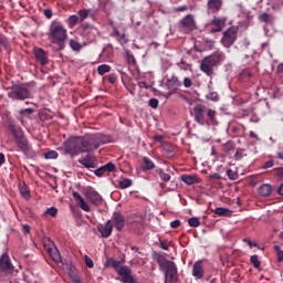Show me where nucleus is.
I'll use <instances>...</instances> for the list:
<instances>
[{
	"mask_svg": "<svg viewBox=\"0 0 283 283\" xmlns=\"http://www.w3.org/2000/svg\"><path fill=\"white\" fill-rule=\"evenodd\" d=\"M227 176L230 178V180H238V172L235 170L228 169Z\"/></svg>",
	"mask_w": 283,
	"mask_h": 283,
	"instance_id": "48",
	"label": "nucleus"
},
{
	"mask_svg": "<svg viewBox=\"0 0 283 283\" xmlns=\"http://www.w3.org/2000/svg\"><path fill=\"white\" fill-rule=\"evenodd\" d=\"M171 229H178V220L170 222Z\"/></svg>",
	"mask_w": 283,
	"mask_h": 283,
	"instance_id": "62",
	"label": "nucleus"
},
{
	"mask_svg": "<svg viewBox=\"0 0 283 283\" xmlns=\"http://www.w3.org/2000/svg\"><path fill=\"white\" fill-rule=\"evenodd\" d=\"M250 261L253 264L254 269H260L261 263H260V259H259L258 254L252 255Z\"/></svg>",
	"mask_w": 283,
	"mask_h": 283,
	"instance_id": "45",
	"label": "nucleus"
},
{
	"mask_svg": "<svg viewBox=\"0 0 283 283\" xmlns=\"http://www.w3.org/2000/svg\"><path fill=\"white\" fill-rule=\"evenodd\" d=\"M216 216H229V213H231V211L227 208H217L214 210Z\"/></svg>",
	"mask_w": 283,
	"mask_h": 283,
	"instance_id": "42",
	"label": "nucleus"
},
{
	"mask_svg": "<svg viewBox=\"0 0 283 283\" xmlns=\"http://www.w3.org/2000/svg\"><path fill=\"white\" fill-rule=\"evenodd\" d=\"M15 142L20 151H22L24 156H32L34 154V151L32 150V145H30V142L28 140L25 135L18 137Z\"/></svg>",
	"mask_w": 283,
	"mask_h": 283,
	"instance_id": "11",
	"label": "nucleus"
},
{
	"mask_svg": "<svg viewBox=\"0 0 283 283\" xmlns=\"http://www.w3.org/2000/svg\"><path fill=\"white\" fill-rule=\"evenodd\" d=\"M195 120L199 125H218V118H216V111L205 105H197L193 108ZM207 117L209 120H207Z\"/></svg>",
	"mask_w": 283,
	"mask_h": 283,
	"instance_id": "4",
	"label": "nucleus"
},
{
	"mask_svg": "<svg viewBox=\"0 0 283 283\" xmlns=\"http://www.w3.org/2000/svg\"><path fill=\"white\" fill-rule=\"evenodd\" d=\"M33 54L38 63H40V65H48V63H50V60L48 57V52H45V50L41 48H35L33 50Z\"/></svg>",
	"mask_w": 283,
	"mask_h": 283,
	"instance_id": "16",
	"label": "nucleus"
},
{
	"mask_svg": "<svg viewBox=\"0 0 283 283\" xmlns=\"http://www.w3.org/2000/svg\"><path fill=\"white\" fill-rule=\"evenodd\" d=\"M4 163H6V155H3V153H0V167L4 165Z\"/></svg>",
	"mask_w": 283,
	"mask_h": 283,
	"instance_id": "58",
	"label": "nucleus"
},
{
	"mask_svg": "<svg viewBox=\"0 0 283 283\" xmlns=\"http://www.w3.org/2000/svg\"><path fill=\"white\" fill-rule=\"evenodd\" d=\"M180 178H181L182 182H185L186 185H196V182H198L197 176L182 175Z\"/></svg>",
	"mask_w": 283,
	"mask_h": 283,
	"instance_id": "28",
	"label": "nucleus"
},
{
	"mask_svg": "<svg viewBox=\"0 0 283 283\" xmlns=\"http://www.w3.org/2000/svg\"><path fill=\"white\" fill-rule=\"evenodd\" d=\"M0 45L4 48V50H10V42L8 41V38L0 34Z\"/></svg>",
	"mask_w": 283,
	"mask_h": 283,
	"instance_id": "38",
	"label": "nucleus"
},
{
	"mask_svg": "<svg viewBox=\"0 0 283 283\" xmlns=\"http://www.w3.org/2000/svg\"><path fill=\"white\" fill-rule=\"evenodd\" d=\"M78 24V17L77 15H71L69 18V25L70 28H74V25Z\"/></svg>",
	"mask_w": 283,
	"mask_h": 283,
	"instance_id": "47",
	"label": "nucleus"
},
{
	"mask_svg": "<svg viewBox=\"0 0 283 283\" xmlns=\"http://www.w3.org/2000/svg\"><path fill=\"white\" fill-rule=\"evenodd\" d=\"M19 114L20 116H25L28 118V116H32V114H34V108H22Z\"/></svg>",
	"mask_w": 283,
	"mask_h": 283,
	"instance_id": "43",
	"label": "nucleus"
},
{
	"mask_svg": "<svg viewBox=\"0 0 283 283\" xmlns=\"http://www.w3.org/2000/svg\"><path fill=\"white\" fill-rule=\"evenodd\" d=\"M107 72H112V66L108 64H102L97 67V74H99V76H104Z\"/></svg>",
	"mask_w": 283,
	"mask_h": 283,
	"instance_id": "31",
	"label": "nucleus"
},
{
	"mask_svg": "<svg viewBox=\"0 0 283 283\" xmlns=\"http://www.w3.org/2000/svg\"><path fill=\"white\" fill-rule=\"evenodd\" d=\"M149 107H151L153 109H158V98H150L148 102Z\"/></svg>",
	"mask_w": 283,
	"mask_h": 283,
	"instance_id": "50",
	"label": "nucleus"
},
{
	"mask_svg": "<svg viewBox=\"0 0 283 283\" xmlns=\"http://www.w3.org/2000/svg\"><path fill=\"white\" fill-rule=\"evenodd\" d=\"M126 59H127L128 65H136V57L134 56L132 51H126Z\"/></svg>",
	"mask_w": 283,
	"mask_h": 283,
	"instance_id": "37",
	"label": "nucleus"
},
{
	"mask_svg": "<svg viewBox=\"0 0 283 283\" xmlns=\"http://www.w3.org/2000/svg\"><path fill=\"white\" fill-rule=\"evenodd\" d=\"M277 176H281L283 178V168L277 169Z\"/></svg>",
	"mask_w": 283,
	"mask_h": 283,
	"instance_id": "64",
	"label": "nucleus"
},
{
	"mask_svg": "<svg viewBox=\"0 0 283 283\" xmlns=\"http://www.w3.org/2000/svg\"><path fill=\"white\" fill-rule=\"evenodd\" d=\"M112 222L117 231H122L125 228V217L120 212L113 213L111 224Z\"/></svg>",
	"mask_w": 283,
	"mask_h": 283,
	"instance_id": "17",
	"label": "nucleus"
},
{
	"mask_svg": "<svg viewBox=\"0 0 283 283\" xmlns=\"http://www.w3.org/2000/svg\"><path fill=\"white\" fill-rule=\"evenodd\" d=\"M8 98L11 101H28L32 98V93L23 84L13 85L8 92Z\"/></svg>",
	"mask_w": 283,
	"mask_h": 283,
	"instance_id": "9",
	"label": "nucleus"
},
{
	"mask_svg": "<svg viewBox=\"0 0 283 283\" xmlns=\"http://www.w3.org/2000/svg\"><path fill=\"white\" fill-rule=\"evenodd\" d=\"M180 23L184 28H187L188 30H196V20L193 19V15H191V14L186 15L180 21Z\"/></svg>",
	"mask_w": 283,
	"mask_h": 283,
	"instance_id": "23",
	"label": "nucleus"
},
{
	"mask_svg": "<svg viewBox=\"0 0 283 283\" xmlns=\"http://www.w3.org/2000/svg\"><path fill=\"white\" fill-rule=\"evenodd\" d=\"M273 165H275V161H274V160H269V161H266V163L262 166V168H263V169H271V167H273Z\"/></svg>",
	"mask_w": 283,
	"mask_h": 283,
	"instance_id": "54",
	"label": "nucleus"
},
{
	"mask_svg": "<svg viewBox=\"0 0 283 283\" xmlns=\"http://www.w3.org/2000/svg\"><path fill=\"white\" fill-rule=\"evenodd\" d=\"M44 158L46 160H54L59 158V153H56V150H49L44 154Z\"/></svg>",
	"mask_w": 283,
	"mask_h": 283,
	"instance_id": "34",
	"label": "nucleus"
},
{
	"mask_svg": "<svg viewBox=\"0 0 283 283\" xmlns=\"http://www.w3.org/2000/svg\"><path fill=\"white\" fill-rule=\"evenodd\" d=\"M163 149H164V151H166V154H168L169 156H171V154H174V145H171V144H169V143L163 144Z\"/></svg>",
	"mask_w": 283,
	"mask_h": 283,
	"instance_id": "41",
	"label": "nucleus"
},
{
	"mask_svg": "<svg viewBox=\"0 0 283 283\" xmlns=\"http://www.w3.org/2000/svg\"><path fill=\"white\" fill-rule=\"evenodd\" d=\"M235 160H242V153L237 151L234 155Z\"/></svg>",
	"mask_w": 283,
	"mask_h": 283,
	"instance_id": "61",
	"label": "nucleus"
},
{
	"mask_svg": "<svg viewBox=\"0 0 283 283\" xmlns=\"http://www.w3.org/2000/svg\"><path fill=\"white\" fill-rule=\"evenodd\" d=\"M69 46L71 48V50L73 52H76L78 54V52H81V50H83V48H87V45H83V42H78V40L76 39H71L69 41Z\"/></svg>",
	"mask_w": 283,
	"mask_h": 283,
	"instance_id": "25",
	"label": "nucleus"
},
{
	"mask_svg": "<svg viewBox=\"0 0 283 283\" xmlns=\"http://www.w3.org/2000/svg\"><path fill=\"white\" fill-rule=\"evenodd\" d=\"M51 258L54 260V262H60L61 261V254L59 253V250H50Z\"/></svg>",
	"mask_w": 283,
	"mask_h": 283,
	"instance_id": "46",
	"label": "nucleus"
},
{
	"mask_svg": "<svg viewBox=\"0 0 283 283\" xmlns=\"http://www.w3.org/2000/svg\"><path fill=\"white\" fill-rule=\"evenodd\" d=\"M279 196H283V184L277 189Z\"/></svg>",
	"mask_w": 283,
	"mask_h": 283,
	"instance_id": "63",
	"label": "nucleus"
},
{
	"mask_svg": "<svg viewBox=\"0 0 283 283\" xmlns=\"http://www.w3.org/2000/svg\"><path fill=\"white\" fill-rule=\"evenodd\" d=\"M192 275L196 280L205 277V269H202V261H197L192 266Z\"/></svg>",
	"mask_w": 283,
	"mask_h": 283,
	"instance_id": "21",
	"label": "nucleus"
},
{
	"mask_svg": "<svg viewBox=\"0 0 283 283\" xmlns=\"http://www.w3.org/2000/svg\"><path fill=\"white\" fill-rule=\"evenodd\" d=\"M44 213L45 216H51V218H56V216H59V209L51 207V208H48Z\"/></svg>",
	"mask_w": 283,
	"mask_h": 283,
	"instance_id": "39",
	"label": "nucleus"
},
{
	"mask_svg": "<svg viewBox=\"0 0 283 283\" xmlns=\"http://www.w3.org/2000/svg\"><path fill=\"white\" fill-rule=\"evenodd\" d=\"M143 163H144L145 171H147L149 169H154L156 167V165L154 164V161L151 159H149V157H144Z\"/></svg>",
	"mask_w": 283,
	"mask_h": 283,
	"instance_id": "30",
	"label": "nucleus"
},
{
	"mask_svg": "<svg viewBox=\"0 0 283 283\" xmlns=\"http://www.w3.org/2000/svg\"><path fill=\"white\" fill-rule=\"evenodd\" d=\"M158 174L160 180H163L164 182H169V180H171V176H169V174L164 172L163 170H159Z\"/></svg>",
	"mask_w": 283,
	"mask_h": 283,
	"instance_id": "44",
	"label": "nucleus"
},
{
	"mask_svg": "<svg viewBox=\"0 0 283 283\" xmlns=\"http://www.w3.org/2000/svg\"><path fill=\"white\" fill-rule=\"evenodd\" d=\"M224 1L223 0H208L207 2V12L208 14H218L222 10Z\"/></svg>",
	"mask_w": 283,
	"mask_h": 283,
	"instance_id": "14",
	"label": "nucleus"
},
{
	"mask_svg": "<svg viewBox=\"0 0 283 283\" xmlns=\"http://www.w3.org/2000/svg\"><path fill=\"white\" fill-rule=\"evenodd\" d=\"M77 163L83 165L86 169H96V157L93 155H86L84 158L78 159Z\"/></svg>",
	"mask_w": 283,
	"mask_h": 283,
	"instance_id": "18",
	"label": "nucleus"
},
{
	"mask_svg": "<svg viewBox=\"0 0 283 283\" xmlns=\"http://www.w3.org/2000/svg\"><path fill=\"white\" fill-rule=\"evenodd\" d=\"M222 53H214L212 55L206 56L200 64V70L207 76H213V67H218L222 63Z\"/></svg>",
	"mask_w": 283,
	"mask_h": 283,
	"instance_id": "7",
	"label": "nucleus"
},
{
	"mask_svg": "<svg viewBox=\"0 0 283 283\" xmlns=\"http://www.w3.org/2000/svg\"><path fill=\"white\" fill-rule=\"evenodd\" d=\"M109 143V137L107 135L97 133L94 135H86L84 137H78L73 142H70L64 149V154L69 156H78V154H90Z\"/></svg>",
	"mask_w": 283,
	"mask_h": 283,
	"instance_id": "1",
	"label": "nucleus"
},
{
	"mask_svg": "<svg viewBox=\"0 0 283 283\" xmlns=\"http://www.w3.org/2000/svg\"><path fill=\"white\" fill-rule=\"evenodd\" d=\"M0 271L7 274L14 271V265H12V260L8 253H3L0 258Z\"/></svg>",
	"mask_w": 283,
	"mask_h": 283,
	"instance_id": "13",
	"label": "nucleus"
},
{
	"mask_svg": "<svg viewBox=\"0 0 283 283\" xmlns=\"http://www.w3.org/2000/svg\"><path fill=\"white\" fill-rule=\"evenodd\" d=\"M271 193H273V187H271V185H269V184H263L259 188V196H262V198H269V196H271Z\"/></svg>",
	"mask_w": 283,
	"mask_h": 283,
	"instance_id": "26",
	"label": "nucleus"
},
{
	"mask_svg": "<svg viewBox=\"0 0 283 283\" xmlns=\"http://www.w3.org/2000/svg\"><path fill=\"white\" fill-rule=\"evenodd\" d=\"M10 130H11V134H13L15 139L25 135V134H23V129H21V127L17 126V125H10Z\"/></svg>",
	"mask_w": 283,
	"mask_h": 283,
	"instance_id": "29",
	"label": "nucleus"
},
{
	"mask_svg": "<svg viewBox=\"0 0 283 283\" xmlns=\"http://www.w3.org/2000/svg\"><path fill=\"white\" fill-rule=\"evenodd\" d=\"M43 14L45 19H52V17H54V12L52 11V9H44Z\"/></svg>",
	"mask_w": 283,
	"mask_h": 283,
	"instance_id": "52",
	"label": "nucleus"
},
{
	"mask_svg": "<svg viewBox=\"0 0 283 283\" xmlns=\"http://www.w3.org/2000/svg\"><path fill=\"white\" fill-rule=\"evenodd\" d=\"M211 24L216 25V29H212V32H222V28L227 25V18L219 17L211 20Z\"/></svg>",
	"mask_w": 283,
	"mask_h": 283,
	"instance_id": "22",
	"label": "nucleus"
},
{
	"mask_svg": "<svg viewBox=\"0 0 283 283\" xmlns=\"http://www.w3.org/2000/svg\"><path fill=\"white\" fill-rule=\"evenodd\" d=\"M46 36L51 42V48L54 52H63L65 43H67V29L63 22L59 20L51 21Z\"/></svg>",
	"mask_w": 283,
	"mask_h": 283,
	"instance_id": "2",
	"label": "nucleus"
},
{
	"mask_svg": "<svg viewBox=\"0 0 283 283\" xmlns=\"http://www.w3.org/2000/svg\"><path fill=\"white\" fill-rule=\"evenodd\" d=\"M20 193L22 197L25 198V200H29L30 198V189H28V186L20 187Z\"/></svg>",
	"mask_w": 283,
	"mask_h": 283,
	"instance_id": "40",
	"label": "nucleus"
},
{
	"mask_svg": "<svg viewBox=\"0 0 283 283\" xmlns=\"http://www.w3.org/2000/svg\"><path fill=\"white\" fill-rule=\"evenodd\" d=\"M118 81V75H116L115 73H112L108 76V83H111L112 85H114V83H116Z\"/></svg>",
	"mask_w": 283,
	"mask_h": 283,
	"instance_id": "53",
	"label": "nucleus"
},
{
	"mask_svg": "<svg viewBox=\"0 0 283 283\" xmlns=\"http://www.w3.org/2000/svg\"><path fill=\"white\" fill-rule=\"evenodd\" d=\"M154 138L156 143H163V140H165V137L163 135H156Z\"/></svg>",
	"mask_w": 283,
	"mask_h": 283,
	"instance_id": "56",
	"label": "nucleus"
},
{
	"mask_svg": "<svg viewBox=\"0 0 283 283\" xmlns=\"http://www.w3.org/2000/svg\"><path fill=\"white\" fill-rule=\"evenodd\" d=\"M134 182L132 179H122L118 181L119 189H129Z\"/></svg>",
	"mask_w": 283,
	"mask_h": 283,
	"instance_id": "32",
	"label": "nucleus"
},
{
	"mask_svg": "<svg viewBox=\"0 0 283 283\" xmlns=\"http://www.w3.org/2000/svg\"><path fill=\"white\" fill-rule=\"evenodd\" d=\"M106 266H112L117 275H119L120 282L123 283H137L136 279L132 275V269L114 258H109L106 261Z\"/></svg>",
	"mask_w": 283,
	"mask_h": 283,
	"instance_id": "5",
	"label": "nucleus"
},
{
	"mask_svg": "<svg viewBox=\"0 0 283 283\" xmlns=\"http://www.w3.org/2000/svg\"><path fill=\"white\" fill-rule=\"evenodd\" d=\"M84 261H85V264L88 269H94V261H92V258L85 255Z\"/></svg>",
	"mask_w": 283,
	"mask_h": 283,
	"instance_id": "51",
	"label": "nucleus"
},
{
	"mask_svg": "<svg viewBox=\"0 0 283 283\" xmlns=\"http://www.w3.org/2000/svg\"><path fill=\"white\" fill-rule=\"evenodd\" d=\"M260 21H262L263 23H273V17H271V14L269 13H262L259 17Z\"/></svg>",
	"mask_w": 283,
	"mask_h": 283,
	"instance_id": "35",
	"label": "nucleus"
},
{
	"mask_svg": "<svg viewBox=\"0 0 283 283\" xmlns=\"http://www.w3.org/2000/svg\"><path fill=\"white\" fill-rule=\"evenodd\" d=\"M22 229H23V232H24V233H30V231H31V228H30L29 224H24V226L22 227Z\"/></svg>",
	"mask_w": 283,
	"mask_h": 283,
	"instance_id": "60",
	"label": "nucleus"
},
{
	"mask_svg": "<svg viewBox=\"0 0 283 283\" xmlns=\"http://www.w3.org/2000/svg\"><path fill=\"white\" fill-rule=\"evenodd\" d=\"M167 87L170 94H176L178 90V77L174 76L172 78L167 81Z\"/></svg>",
	"mask_w": 283,
	"mask_h": 283,
	"instance_id": "27",
	"label": "nucleus"
},
{
	"mask_svg": "<svg viewBox=\"0 0 283 283\" xmlns=\"http://www.w3.org/2000/svg\"><path fill=\"white\" fill-rule=\"evenodd\" d=\"M92 10L91 9H82L78 11L80 14V19L81 21H85V19H87V17H90Z\"/></svg>",
	"mask_w": 283,
	"mask_h": 283,
	"instance_id": "36",
	"label": "nucleus"
},
{
	"mask_svg": "<svg viewBox=\"0 0 283 283\" xmlns=\"http://www.w3.org/2000/svg\"><path fill=\"white\" fill-rule=\"evenodd\" d=\"M243 242H247V244H249V247H258V243H253L249 239H243Z\"/></svg>",
	"mask_w": 283,
	"mask_h": 283,
	"instance_id": "59",
	"label": "nucleus"
},
{
	"mask_svg": "<svg viewBox=\"0 0 283 283\" xmlns=\"http://www.w3.org/2000/svg\"><path fill=\"white\" fill-rule=\"evenodd\" d=\"M276 255H277V261L283 262V250L276 252Z\"/></svg>",
	"mask_w": 283,
	"mask_h": 283,
	"instance_id": "57",
	"label": "nucleus"
},
{
	"mask_svg": "<svg viewBox=\"0 0 283 283\" xmlns=\"http://www.w3.org/2000/svg\"><path fill=\"white\" fill-rule=\"evenodd\" d=\"M112 36H115V39L118 41V43H120V45H125V43H127L125 32L118 31V29L115 27L113 28Z\"/></svg>",
	"mask_w": 283,
	"mask_h": 283,
	"instance_id": "24",
	"label": "nucleus"
},
{
	"mask_svg": "<svg viewBox=\"0 0 283 283\" xmlns=\"http://www.w3.org/2000/svg\"><path fill=\"white\" fill-rule=\"evenodd\" d=\"M73 198L75 202L78 205L80 209H82V211H86V213H90L92 211L90 205L85 202V199L82 198L81 193L73 192Z\"/></svg>",
	"mask_w": 283,
	"mask_h": 283,
	"instance_id": "20",
	"label": "nucleus"
},
{
	"mask_svg": "<svg viewBox=\"0 0 283 283\" xmlns=\"http://www.w3.org/2000/svg\"><path fill=\"white\" fill-rule=\"evenodd\" d=\"M101 34L98 29L92 24L84 23L80 27V35L83 41V45H92L96 41V38Z\"/></svg>",
	"mask_w": 283,
	"mask_h": 283,
	"instance_id": "8",
	"label": "nucleus"
},
{
	"mask_svg": "<svg viewBox=\"0 0 283 283\" xmlns=\"http://www.w3.org/2000/svg\"><path fill=\"white\" fill-rule=\"evenodd\" d=\"M102 238H109L112 232L114 231V226L112 224V220H107L104 226L97 228Z\"/></svg>",
	"mask_w": 283,
	"mask_h": 283,
	"instance_id": "19",
	"label": "nucleus"
},
{
	"mask_svg": "<svg viewBox=\"0 0 283 283\" xmlns=\"http://www.w3.org/2000/svg\"><path fill=\"white\" fill-rule=\"evenodd\" d=\"M184 85H185L186 87H191V85H193V83L191 82V78L185 77V78H184Z\"/></svg>",
	"mask_w": 283,
	"mask_h": 283,
	"instance_id": "55",
	"label": "nucleus"
},
{
	"mask_svg": "<svg viewBox=\"0 0 283 283\" xmlns=\"http://www.w3.org/2000/svg\"><path fill=\"white\" fill-rule=\"evenodd\" d=\"M85 196L86 199L90 200V202L95 207H101V205H103V197L101 193H98V191L94 190V188H88L85 191Z\"/></svg>",
	"mask_w": 283,
	"mask_h": 283,
	"instance_id": "12",
	"label": "nucleus"
},
{
	"mask_svg": "<svg viewBox=\"0 0 283 283\" xmlns=\"http://www.w3.org/2000/svg\"><path fill=\"white\" fill-rule=\"evenodd\" d=\"M189 227H200V220L196 217H192L188 220Z\"/></svg>",
	"mask_w": 283,
	"mask_h": 283,
	"instance_id": "49",
	"label": "nucleus"
},
{
	"mask_svg": "<svg viewBox=\"0 0 283 283\" xmlns=\"http://www.w3.org/2000/svg\"><path fill=\"white\" fill-rule=\"evenodd\" d=\"M222 53H214L212 55L206 56L200 64V70L207 76H213V67H218L222 63Z\"/></svg>",
	"mask_w": 283,
	"mask_h": 283,
	"instance_id": "6",
	"label": "nucleus"
},
{
	"mask_svg": "<svg viewBox=\"0 0 283 283\" xmlns=\"http://www.w3.org/2000/svg\"><path fill=\"white\" fill-rule=\"evenodd\" d=\"M113 171H116V165L112 161L105 164L104 166H101L97 168L94 174L97 176V178H103L105 174H112Z\"/></svg>",
	"mask_w": 283,
	"mask_h": 283,
	"instance_id": "15",
	"label": "nucleus"
},
{
	"mask_svg": "<svg viewBox=\"0 0 283 283\" xmlns=\"http://www.w3.org/2000/svg\"><path fill=\"white\" fill-rule=\"evenodd\" d=\"M237 40H238V28L231 27L223 32L221 43L223 48H231V45H233V43H235Z\"/></svg>",
	"mask_w": 283,
	"mask_h": 283,
	"instance_id": "10",
	"label": "nucleus"
},
{
	"mask_svg": "<svg viewBox=\"0 0 283 283\" xmlns=\"http://www.w3.org/2000/svg\"><path fill=\"white\" fill-rule=\"evenodd\" d=\"M206 98L208 101H213L214 103H217V101H220V96L218 95V92L214 91H210L207 95Z\"/></svg>",
	"mask_w": 283,
	"mask_h": 283,
	"instance_id": "33",
	"label": "nucleus"
},
{
	"mask_svg": "<svg viewBox=\"0 0 283 283\" xmlns=\"http://www.w3.org/2000/svg\"><path fill=\"white\" fill-rule=\"evenodd\" d=\"M153 259L159 269L164 271L167 282H177L178 281V270L176 269V263L168 261L167 258L160 252L153 253Z\"/></svg>",
	"mask_w": 283,
	"mask_h": 283,
	"instance_id": "3",
	"label": "nucleus"
}]
</instances>
